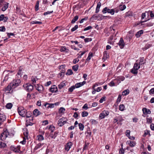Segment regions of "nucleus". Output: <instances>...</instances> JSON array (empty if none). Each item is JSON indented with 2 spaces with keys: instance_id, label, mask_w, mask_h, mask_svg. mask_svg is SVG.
Returning a JSON list of instances; mask_svg holds the SVG:
<instances>
[{
  "instance_id": "1",
  "label": "nucleus",
  "mask_w": 154,
  "mask_h": 154,
  "mask_svg": "<svg viewBox=\"0 0 154 154\" xmlns=\"http://www.w3.org/2000/svg\"><path fill=\"white\" fill-rule=\"evenodd\" d=\"M54 126L52 125H50L49 127V132L51 131L50 134V136L52 138H55L57 136V133L55 132L54 134L53 132L55 130Z\"/></svg>"
},
{
  "instance_id": "2",
  "label": "nucleus",
  "mask_w": 154,
  "mask_h": 154,
  "mask_svg": "<svg viewBox=\"0 0 154 154\" xmlns=\"http://www.w3.org/2000/svg\"><path fill=\"white\" fill-rule=\"evenodd\" d=\"M102 12L103 14H106V13L110 14L112 15H113L115 12L114 9H109L107 7H106L102 10Z\"/></svg>"
},
{
  "instance_id": "3",
  "label": "nucleus",
  "mask_w": 154,
  "mask_h": 154,
  "mask_svg": "<svg viewBox=\"0 0 154 154\" xmlns=\"http://www.w3.org/2000/svg\"><path fill=\"white\" fill-rule=\"evenodd\" d=\"M17 110L20 116L23 117L25 116L26 110L24 109L23 107L20 106L18 107Z\"/></svg>"
},
{
  "instance_id": "4",
  "label": "nucleus",
  "mask_w": 154,
  "mask_h": 154,
  "mask_svg": "<svg viewBox=\"0 0 154 154\" xmlns=\"http://www.w3.org/2000/svg\"><path fill=\"white\" fill-rule=\"evenodd\" d=\"M68 119L66 118L63 117L60 119L57 123L58 125L60 127H61L66 123Z\"/></svg>"
},
{
  "instance_id": "5",
  "label": "nucleus",
  "mask_w": 154,
  "mask_h": 154,
  "mask_svg": "<svg viewBox=\"0 0 154 154\" xmlns=\"http://www.w3.org/2000/svg\"><path fill=\"white\" fill-rule=\"evenodd\" d=\"M20 82L21 81L20 80H14L10 83V85H11L12 87L14 88L18 86Z\"/></svg>"
},
{
  "instance_id": "6",
  "label": "nucleus",
  "mask_w": 154,
  "mask_h": 154,
  "mask_svg": "<svg viewBox=\"0 0 154 154\" xmlns=\"http://www.w3.org/2000/svg\"><path fill=\"white\" fill-rule=\"evenodd\" d=\"M109 112L108 110H104L102 113L100 114L99 117L101 119L104 118L105 116H108L109 114Z\"/></svg>"
},
{
  "instance_id": "7",
  "label": "nucleus",
  "mask_w": 154,
  "mask_h": 154,
  "mask_svg": "<svg viewBox=\"0 0 154 154\" xmlns=\"http://www.w3.org/2000/svg\"><path fill=\"white\" fill-rule=\"evenodd\" d=\"M25 86L26 90L28 92L31 91L33 88V86L30 84H26L23 85V87Z\"/></svg>"
},
{
  "instance_id": "8",
  "label": "nucleus",
  "mask_w": 154,
  "mask_h": 154,
  "mask_svg": "<svg viewBox=\"0 0 154 154\" xmlns=\"http://www.w3.org/2000/svg\"><path fill=\"white\" fill-rule=\"evenodd\" d=\"M50 91L52 93L56 92L57 91V88L56 85H53L51 86L49 89Z\"/></svg>"
},
{
  "instance_id": "9",
  "label": "nucleus",
  "mask_w": 154,
  "mask_h": 154,
  "mask_svg": "<svg viewBox=\"0 0 154 154\" xmlns=\"http://www.w3.org/2000/svg\"><path fill=\"white\" fill-rule=\"evenodd\" d=\"M118 45L121 48H124L125 46V43L122 38H120L119 41L118 43Z\"/></svg>"
},
{
  "instance_id": "10",
  "label": "nucleus",
  "mask_w": 154,
  "mask_h": 154,
  "mask_svg": "<svg viewBox=\"0 0 154 154\" xmlns=\"http://www.w3.org/2000/svg\"><path fill=\"white\" fill-rule=\"evenodd\" d=\"M7 137L6 136V132L4 131L1 134L0 136L1 140L2 141H4Z\"/></svg>"
},
{
  "instance_id": "11",
  "label": "nucleus",
  "mask_w": 154,
  "mask_h": 154,
  "mask_svg": "<svg viewBox=\"0 0 154 154\" xmlns=\"http://www.w3.org/2000/svg\"><path fill=\"white\" fill-rule=\"evenodd\" d=\"M12 85L10 84L8 85L6 88H5L3 89V91L5 92H7V93H9V91L11 90L12 88Z\"/></svg>"
},
{
  "instance_id": "12",
  "label": "nucleus",
  "mask_w": 154,
  "mask_h": 154,
  "mask_svg": "<svg viewBox=\"0 0 154 154\" xmlns=\"http://www.w3.org/2000/svg\"><path fill=\"white\" fill-rule=\"evenodd\" d=\"M86 83V82L85 81H84L82 82L76 83L75 86L76 88H78L83 85Z\"/></svg>"
},
{
  "instance_id": "13",
  "label": "nucleus",
  "mask_w": 154,
  "mask_h": 154,
  "mask_svg": "<svg viewBox=\"0 0 154 154\" xmlns=\"http://www.w3.org/2000/svg\"><path fill=\"white\" fill-rule=\"evenodd\" d=\"M143 113L145 115H147L148 114H150L151 113V111L148 109L146 108H143L142 109Z\"/></svg>"
},
{
  "instance_id": "14",
  "label": "nucleus",
  "mask_w": 154,
  "mask_h": 154,
  "mask_svg": "<svg viewBox=\"0 0 154 154\" xmlns=\"http://www.w3.org/2000/svg\"><path fill=\"white\" fill-rule=\"evenodd\" d=\"M33 115L36 117L41 114V112L37 109H35L33 112Z\"/></svg>"
},
{
  "instance_id": "15",
  "label": "nucleus",
  "mask_w": 154,
  "mask_h": 154,
  "mask_svg": "<svg viewBox=\"0 0 154 154\" xmlns=\"http://www.w3.org/2000/svg\"><path fill=\"white\" fill-rule=\"evenodd\" d=\"M72 143L71 142L67 143L65 147V149L67 151H68L72 146Z\"/></svg>"
},
{
  "instance_id": "16",
  "label": "nucleus",
  "mask_w": 154,
  "mask_h": 154,
  "mask_svg": "<svg viewBox=\"0 0 154 154\" xmlns=\"http://www.w3.org/2000/svg\"><path fill=\"white\" fill-rule=\"evenodd\" d=\"M60 51L62 52H64L65 53H67L69 52V50L66 48L65 47H61L60 48Z\"/></svg>"
},
{
  "instance_id": "17",
  "label": "nucleus",
  "mask_w": 154,
  "mask_h": 154,
  "mask_svg": "<svg viewBox=\"0 0 154 154\" xmlns=\"http://www.w3.org/2000/svg\"><path fill=\"white\" fill-rule=\"evenodd\" d=\"M101 4L100 2H98L97 3L95 10L96 13H97L99 12L100 10V8L101 6Z\"/></svg>"
},
{
  "instance_id": "18",
  "label": "nucleus",
  "mask_w": 154,
  "mask_h": 154,
  "mask_svg": "<svg viewBox=\"0 0 154 154\" xmlns=\"http://www.w3.org/2000/svg\"><path fill=\"white\" fill-rule=\"evenodd\" d=\"M147 15V17H148L149 16V12L148 11H146L145 12L143 13L141 15V19L143 20L144 18L146 17V15Z\"/></svg>"
},
{
  "instance_id": "19",
  "label": "nucleus",
  "mask_w": 154,
  "mask_h": 154,
  "mask_svg": "<svg viewBox=\"0 0 154 154\" xmlns=\"http://www.w3.org/2000/svg\"><path fill=\"white\" fill-rule=\"evenodd\" d=\"M6 119L5 116L3 114H2V115H0V121L1 122H3Z\"/></svg>"
},
{
  "instance_id": "20",
  "label": "nucleus",
  "mask_w": 154,
  "mask_h": 154,
  "mask_svg": "<svg viewBox=\"0 0 154 154\" xmlns=\"http://www.w3.org/2000/svg\"><path fill=\"white\" fill-rule=\"evenodd\" d=\"M116 29V25H113L112 26H110L109 28V29L111 31V33H113L114 32V31Z\"/></svg>"
},
{
  "instance_id": "21",
  "label": "nucleus",
  "mask_w": 154,
  "mask_h": 154,
  "mask_svg": "<svg viewBox=\"0 0 154 154\" xmlns=\"http://www.w3.org/2000/svg\"><path fill=\"white\" fill-rule=\"evenodd\" d=\"M143 33V30H140L136 33L135 34V35L137 38H139L140 36Z\"/></svg>"
},
{
  "instance_id": "22",
  "label": "nucleus",
  "mask_w": 154,
  "mask_h": 154,
  "mask_svg": "<svg viewBox=\"0 0 154 154\" xmlns=\"http://www.w3.org/2000/svg\"><path fill=\"white\" fill-rule=\"evenodd\" d=\"M130 92L129 90L128 89L122 92V94L123 96H126Z\"/></svg>"
},
{
  "instance_id": "23",
  "label": "nucleus",
  "mask_w": 154,
  "mask_h": 154,
  "mask_svg": "<svg viewBox=\"0 0 154 154\" xmlns=\"http://www.w3.org/2000/svg\"><path fill=\"white\" fill-rule=\"evenodd\" d=\"M7 145L6 143L0 141V148H3L5 147Z\"/></svg>"
},
{
  "instance_id": "24",
  "label": "nucleus",
  "mask_w": 154,
  "mask_h": 154,
  "mask_svg": "<svg viewBox=\"0 0 154 154\" xmlns=\"http://www.w3.org/2000/svg\"><path fill=\"white\" fill-rule=\"evenodd\" d=\"M79 17L77 15L75 16L71 21L72 23H74L78 19Z\"/></svg>"
},
{
  "instance_id": "25",
  "label": "nucleus",
  "mask_w": 154,
  "mask_h": 154,
  "mask_svg": "<svg viewBox=\"0 0 154 154\" xmlns=\"http://www.w3.org/2000/svg\"><path fill=\"white\" fill-rule=\"evenodd\" d=\"M109 57V55L108 53V52L106 51H105L104 52V56L103 57V59H107Z\"/></svg>"
},
{
  "instance_id": "26",
  "label": "nucleus",
  "mask_w": 154,
  "mask_h": 154,
  "mask_svg": "<svg viewBox=\"0 0 154 154\" xmlns=\"http://www.w3.org/2000/svg\"><path fill=\"white\" fill-rule=\"evenodd\" d=\"M65 83H64L63 82H62L58 86V88L61 89L62 88H63L64 86L66 85Z\"/></svg>"
},
{
  "instance_id": "27",
  "label": "nucleus",
  "mask_w": 154,
  "mask_h": 154,
  "mask_svg": "<svg viewBox=\"0 0 154 154\" xmlns=\"http://www.w3.org/2000/svg\"><path fill=\"white\" fill-rule=\"evenodd\" d=\"M36 89L38 91H42V90H43V87L41 85H37V86L36 87Z\"/></svg>"
},
{
  "instance_id": "28",
  "label": "nucleus",
  "mask_w": 154,
  "mask_h": 154,
  "mask_svg": "<svg viewBox=\"0 0 154 154\" xmlns=\"http://www.w3.org/2000/svg\"><path fill=\"white\" fill-rule=\"evenodd\" d=\"M32 115V113L30 111H28L26 113V116L27 118H30Z\"/></svg>"
},
{
  "instance_id": "29",
  "label": "nucleus",
  "mask_w": 154,
  "mask_h": 154,
  "mask_svg": "<svg viewBox=\"0 0 154 154\" xmlns=\"http://www.w3.org/2000/svg\"><path fill=\"white\" fill-rule=\"evenodd\" d=\"M140 68V65H139L137 63H135L134 64L133 68L135 69L138 70Z\"/></svg>"
},
{
  "instance_id": "30",
  "label": "nucleus",
  "mask_w": 154,
  "mask_h": 154,
  "mask_svg": "<svg viewBox=\"0 0 154 154\" xmlns=\"http://www.w3.org/2000/svg\"><path fill=\"white\" fill-rule=\"evenodd\" d=\"M79 68V65L76 64L72 67V69L75 71L76 72L77 71Z\"/></svg>"
},
{
  "instance_id": "31",
  "label": "nucleus",
  "mask_w": 154,
  "mask_h": 154,
  "mask_svg": "<svg viewBox=\"0 0 154 154\" xmlns=\"http://www.w3.org/2000/svg\"><path fill=\"white\" fill-rule=\"evenodd\" d=\"M39 1H37L36 2V3L35 5V11H37L39 10Z\"/></svg>"
},
{
  "instance_id": "32",
  "label": "nucleus",
  "mask_w": 154,
  "mask_h": 154,
  "mask_svg": "<svg viewBox=\"0 0 154 154\" xmlns=\"http://www.w3.org/2000/svg\"><path fill=\"white\" fill-rule=\"evenodd\" d=\"M8 3H6V4L4 5V6L2 8V10L3 11H5L8 8Z\"/></svg>"
},
{
  "instance_id": "33",
  "label": "nucleus",
  "mask_w": 154,
  "mask_h": 154,
  "mask_svg": "<svg viewBox=\"0 0 154 154\" xmlns=\"http://www.w3.org/2000/svg\"><path fill=\"white\" fill-rule=\"evenodd\" d=\"M13 105L11 103H8L6 106V107L7 109H11Z\"/></svg>"
},
{
  "instance_id": "34",
  "label": "nucleus",
  "mask_w": 154,
  "mask_h": 154,
  "mask_svg": "<svg viewBox=\"0 0 154 154\" xmlns=\"http://www.w3.org/2000/svg\"><path fill=\"white\" fill-rule=\"evenodd\" d=\"M119 8L120 10L123 11L126 8V7L125 5H120L119 6Z\"/></svg>"
},
{
  "instance_id": "35",
  "label": "nucleus",
  "mask_w": 154,
  "mask_h": 154,
  "mask_svg": "<svg viewBox=\"0 0 154 154\" xmlns=\"http://www.w3.org/2000/svg\"><path fill=\"white\" fill-rule=\"evenodd\" d=\"M88 113L86 111H83L82 113V117H86L88 116Z\"/></svg>"
},
{
  "instance_id": "36",
  "label": "nucleus",
  "mask_w": 154,
  "mask_h": 154,
  "mask_svg": "<svg viewBox=\"0 0 154 154\" xmlns=\"http://www.w3.org/2000/svg\"><path fill=\"white\" fill-rule=\"evenodd\" d=\"M79 129L81 131L83 130L84 126V125L81 123H80L79 124Z\"/></svg>"
},
{
  "instance_id": "37",
  "label": "nucleus",
  "mask_w": 154,
  "mask_h": 154,
  "mask_svg": "<svg viewBox=\"0 0 154 154\" xmlns=\"http://www.w3.org/2000/svg\"><path fill=\"white\" fill-rule=\"evenodd\" d=\"M73 74V72L71 69H68L67 70V72L66 73V75H70Z\"/></svg>"
},
{
  "instance_id": "38",
  "label": "nucleus",
  "mask_w": 154,
  "mask_h": 154,
  "mask_svg": "<svg viewBox=\"0 0 154 154\" xmlns=\"http://www.w3.org/2000/svg\"><path fill=\"white\" fill-rule=\"evenodd\" d=\"M92 56H93L92 53H90L89 54L86 60V61H89L91 59V58L92 57Z\"/></svg>"
},
{
  "instance_id": "39",
  "label": "nucleus",
  "mask_w": 154,
  "mask_h": 154,
  "mask_svg": "<svg viewBox=\"0 0 154 154\" xmlns=\"http://www.w3.org/2000/svg\"><path fill=\"white\" fill-rule=\"evenodd\" d=\"M38 140L39 141H41L44 139L43 137L41 135H39L37 136Z\"/></svg>"
},
{
  "instance_id": "40",
  "label": "nucleus",
  "mask_w": 154,
  "mask_h": 154,
  "mask_svg": "<svg viewBox=\"0 0 154 154\" xmlns=\"http://www.w3.org/2000/svg\"><path fill=\"white\" fill-rule=\"evenodd\" d=\"M137 70L133 68L131 69V72L134 74L137 75L138 72Z\"/></svg>"
},
{
  "instance_id": "41",
  "label": "nucleus",
  "mask_w": 154,
  "mask_h": 154,
  "mask_svg": "<svg viewBox=\"0 0 154 154\" xmlns=\"http://www.w3.org/2000/svg\"><path fill=\"white\" fill-rule=\"evenodd\" d=\"M31 23L32 24H38L39 25L41 24L42 23V22L40 21H34L31 22Z\"/></svg>"
},
{
  "instance_id": "42",
  "label": "nucleus",
  "mask_w": 154,
  "mask_h": 154,
  "mask_svg": "<svg viewBox=\"0 0 154 154\" xmlns=\"http://www.w3.org/2000/svg\"><path fill=\"white\" fill-rule=\"evenodd\" d=\"M75 88V86H72L69 88V91L70 92H72L73 91V90Z\"/></svg>"
},
{
  "instance_id": "43",
  "label": "nucleus",
  "mask_w": 154,
  "mask_h": 154,
  "mask_svg": "<svg viewBox=\"0 0 154 154\" xmlns=\"http://www.w3.org/2000/svg\"><path fill=\"white\" fill-rule=\"evenodd\" d=\"M125 109V106L124 105L122 104L119 106V109L120 110L123 111Z\"/></svg>"
},
{
  "instance_id": "44",
  "label": "nucleus",
  "mask_w": 154,
  "mask_h": 154,
  "mask_svg": "<svg viewBox=\"0 0 154 154\" xmlns=\"http://www.w3.org/2000/svg\"><path fill=\"white\" fill-rule=\"evenodd\" d=\"M125 79V77L123 76H119L117 78V79L119 81H123Z\"/></svg>"
},
{
  "instance_id": "45",
  "label": "nucleus",
  "mask_w": 154,
  "mask_h": 154,
  "mask_svg": "<svg viewBox=\"0 0 154 154\" xmlns=\"http://www.w3.org/2000/svg\"><path fill=\"white\" fill-rule=\"evenodd\" d=\"M65 110V109L63 107H61L59 109V112L60 113H63Z\"/></svg>"
},
{
  "instance_id": "46",
  "label": "nucleus",
  "mask_w": 154,
  "mask_h": 154,
  "mask_svg": "<svg viewBox=\"0 0 154 154\" xmlns=\"http://www.w3.org/2000/svg\"><path fill=\"white\" fill-rule=\"evenodd\" d=\"M129 145L131 147H134L135 146L136 144L134 142L130 141Z\"/></svg>"
},
{
  "instance_id": "47",
  "label": "nucleus",
  "mask_w": 154,
  "mask_h": 154,
  "mask_svg": "<svg viewBox=\"0 0 154 154\" xmlns=\"http://www.w3.org/2000/svg\"><path fill=\"white\" fill-rule=\"evenodd\" d=\"M121 98H122L121 95L120 94H119V95L118 98L117 99V101H116V102L117 103H119L120 102V101L121 100Z\"/></svg>"
},
{
  "instance_id": "48",
  "label": "nucleus",
  "mask_w": 154,
  "mask_h": 154,
  "mask_svg": "<svg viewBox=\"0 0 154 154\" xmlns=\"http://www.w3.org/2000/svg\"><path fill=\"white\" fill-rule=\"evenodd\" d=\"M146 122L148 123H151L152 122V118H146Z\"/></svg>"
},
{
  "instance_id": "49",
  "label": "nucleus",
  "mask_w": 154,
  "mask_h": 154,
  "mask_svg": "<svg viewBox=\"0 0 154 154\" xmlns=\"http://www.w3.org/2000/svg\"><path fill=\"white\" fill-rule=\"evenodd\" d=\"M106 97L105 96L102 97L100 100L99 102L100 103H102L103 101H105L106 100Z\"/></svg>"
},
{
  "instance_id": "50",
  "label": "nucleus",
  "mask_w": 154,
  "mask_h": 154,
  "mask_svg": "<svg viewBox=\"0 0 154 154\" xmlns=\"http://www.w3.org/2000/svg\"><path fill=\"white\" fill-rule=\"evenodd\" d=\"M90 122L92 124H96L97 123V122L95 120L91 119L90 121Z\"/></svg>"
},
{
  "instance_id": "51",
  "label": "nucleus",
  "mask_w": 154,
  "mask_h": 154,
  "mask_svg": "<svg viewBox=\"0 0 154 154\" xmlns=\"http://www.w3.org/2000/svg\"><path fill=\"white\" fill-rule=\"evenodd\" d=\"M42 145H43V144H41V143H38L35 146V149H37L40 147Z\"/></svg>"
},
{
  "instance_id": "52",
  "label": "nucleus",
  "mask_w": 154,
  "mask_h": 154,
  "mask_svg": "<svg viewBox=\"0 0 154 154\" xmlns=\"http://www.w3.org/2000/svg\"><path fill=\"white\" fill-rule=\"evenodd\" d=\"M78 25H76L75 26L72 28L71 29V31L72 32H73L76 30L78 28Z\"/></svg>"
},
{
  "instance_id": "53",
  "label": "nucleus",
  "mask_w": 154,
  "mask_h": 154,
  "mask_svg": "<svg viewBox=\"0 0 154 154\" xmlns=\"http://www.w3.org/2000/svg\"><path fill=\"white\" fill-rule=\"evenodd\" d=\"M147 134H149V135H150V134L149 133V131H145V133L143 136V137H145Z\"/></svg>"
},
{
  "instance_id": "54",
  "label": "nucleus",
  "mask_w": 154,
  "mask_h": 154,
  "mask_svg": "<svg viewBox=\"0 0 154 154\" xmlns=\"http://www.w3.org/2000/svg\"><path fill=\"white\" fill-rule=\"evenodd\" d=\"M85 42H87L92 41V39L91 38H86L84 39Z\"/></svg>"
},
{
  "instance_id": "55",
  "label": "nucleus",
  "mask_w": 154,
  "mask_h": 154,
  "mask_svg": "<svg viewBox=\"0 0 154 154\" xmlns=\"http://www.w3.org/2000/svg\"><path fill=\"white\" fill-rule=\"evenodd\" d=\"M154 23L152 22H149L146 23V25L147 26H151L153 25Z\"/></svg>"
},
{
  "instance_id": "56",
  "label": "nucleus",
  "mask_w": 154,
  "mask_h": 154,
  "mask_svg": "<svg viewBox=\"0 0 154 154\" xmlns=\"http://www.w3.org/2000/svg\"><path fill=\"white\" fill-rule=\"evenodd\" d=\"M5 29V28L4 26L0 27V31L4 32Z\"/></svg>"
},
{
  "instance_id": "57",
  "label": "nucleus",
  "mask_w": 154,
  "mask_h": 154,
  "mask_svg": "<svg viewBox=\"0 0 154 154\" xmlns=\"http://www.w3.org/2000/svg\"><path fill=\"white\" fill-rule=\"evenodd\" d=\"M79 61V58L77 57L75 59L73 60V62L74 64H76L78 63Z\"/></svg>"
},
{
  "instance_id": "58",
  "label": "nucleus",
  "mask_w": 154,
  "mask_h": 154,
  "mask_svg": "<svg viewBox=\"0 0 154 154\" xmlns=\"http://www.w3.org/2000/svg\"><path fill=\"white\" fill-rule=\"evenodd\" d=\"M33 124V123L30 122H27V123L26 124V127H27L28 125H32Z\"/></svg>"
},
{
  "instance_id": "59",
  "label": "nucleus",
  "mask_w": 154,
  "mask_h": 154,
  "mask_svg": "<svg viewBox=\"0 0 154 154\" xmlns=\"http://www.w3.org/2000/svg\"><path fill=\"white\" fill-rule=\"evenodd\" d=\"M130 131L127 130L126 131V135L127 137H129L130 135Z\"/></svg>"
},
{
  "instance_id": "60",
  "label": "nucleus",
  "mask_w": 154,
  "mask_h": 154,
  "mask_svg": "<svg viewBox=\"0 0 154 154\" xmlns=\"http://www.w3.org/2000/svg\"><path fill=\"white\" fill-rule=\"evenodd\" d=\"M14 149L13 150V151L16 152H18L20 151V147L18 149L16 148H13Z\"/></svg>"
},
{
  "instance_id": "61",
  "label": "nucleus",
  "mask_w": 154,
  "mask_h": 154,
  "mask_svg": "<svg viewBox=\"0 0 154 154\" xmlns=\"http://www.w3.org/2000/svg\"><path fill=\"white\" fill-rule=\"evenodd\" d=\"M149 14H150V16L152 18L154 17V14L152 13V11H148Z\"/></svg>"
},
{
  "instance_id": "62",
  "label": "nucleus",
  "mask_w": 154,
  "mask_h": 154,
  "mask_svg": "<svg viewBox=\"0 0 154 154\" xmlns=\"http://www.w3.org/2000/svg\"><path fill=\"white\" fill-rule=\"evenodd\" d=\"M150 94H154V88H152L149 91Z\"/></svg>"
},
{
  "instance_id": "63",
  "label": "nucleus",
  "mask_w": 154,
  "mask_h": 154,
  "mask_svg": "<svg viewBox=\"0 0 154 154\" xmlns=\"http://www.w3.org/2000/svg\"><path fill=\"white\" fill-rule=\"evenodd\" d=\"M54 107V103H49V108H52Z\"/></svg>"
},
{
  "instance_id": "64",
  "label": "nucleus",
  "mask_w": 154,
  "mask_h": 154,
  "mask_svg": "<svg viewBox=\"0 0 154 154\" xmlns=\"http://www.w3.org/2000/svg\"><path fill=\"white\" fill-rule=\"evenodd\" d=\"M31 80L33 82V83H36V79L34 77L32 76L31 77Z\"/></svg>"
}]
</instances>
